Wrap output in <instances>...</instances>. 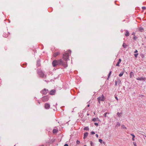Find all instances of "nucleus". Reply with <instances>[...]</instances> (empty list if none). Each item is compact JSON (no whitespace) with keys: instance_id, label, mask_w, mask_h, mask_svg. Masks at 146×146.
<instances>
[{"instance_id":"6ab92c4d","label":"nucleus","mask_w":146,"mask_h":146,"mask_svg":"<svg viewBox=\"0 0 146 146\" xmlns=\"http://www.w3.org/2000/svg\"><path fill=\"white\" fill-rule=\"evenodd\" d=\"M131 135L132 136V140L134 141L135 140L134 139V138L135 137V136L134 134H131Z\"/></svg>"},{"instance_id":"20e7f679","label":"nucleus","mask_w":146,"mask_h":146,"mask_svg":"<svg viewBox=\"0 0 146 146\" xmlns=\"http://www.w3.org/2000/svg\"><path fill=\"white\" fill-rule=\"evenodd\" d=\"M48 91V90L44 88L43 90L41 91V92L43 95H46Z\"/></svg>"},{"instance_id":"58836bf2","label":"nucleus","mask_w":146,"mask_h":146,"mask_svg":"<svg viewBox=\"0 0 146 146\" xmlns=\"http://www.w3.org/2000/svg\"><path fill=\"white\" fill-rule=\"evenodd\" d=\"M64 146H68V144H65L64 145Z\"/></svg>"},{"instance_id":"a211bd4d","label":"nucleus","mask_w":146,"mask_h":146,"mask_svg":"<svg viewBox=\"0 0 146 146\" xmlns=\"http://www.w3.org/2000/svg\"><path fill=\"white\" fill-rule=\"evenodd\" d=\"M120 124L119 122H117L116 123V127H118L120 126Z\"/></svg>"},{"instance_id":"2f4dec72","label":"nucleus","mask_w":146,"mask_h":146,"mask_svg":"<svg viewBox=\"0 0 146 146\" xmlns=\"http://www.w3.org/2000/svg\"><path fill=\"white\" fill-rule=\"evenodd\" d=\"M133 145H134V146H137L136 143L135 142H133Z\"/></svg>"},{"instance_id":"79ce46f5","label":"nucleus","mask_w":146,"mask_h":146,"mask_svg":"<svg viewBox=\"0 0 146 146\" xmlns=\"http://www.w3.org/2000/svg\"><path fill=\"white\" fill-rule=\"evenodd\" d=\"M39 146H44L43 145H39Z\"/></svg>"},{"instance_id":"f03ea898","label":"nucleus","mask_w":146,"mask_h":146,"mask_svg":"<svg viewBox=\"0 0 146 146\" xmlns=\"http://www.w3.org/2000/svg\"><path fill=\"white\" fill-rule=\"evenodd\" d=\"M69 54L68 53H65L63 55V58L64 60L63 63H64V66L66 67L67 66V61L69 58Z\"/></svg>"},{"instance_id":"473e14b6","label":"nucleus","mask_w":146,"mask_h":146,"mask_svg":"<svg viewBox=\"0 0 146 146\" xmlns=\"http://www.w3.org/2000/svg\"><path fill=\"white\" fill-rule=\"evenodd\" d=\"M94 124H95V125H96V126H97L98 125V123H94Z\"/></svg>"},{"instance_id":"7ed1b4c3","label":"nucleus","mask_w":146,"mask_h":146,"mask_svg":"<svg viewBox=\"0 0 146 146\" xmlns=\"http://www.w3.org/2000/svg\"><path fill=\"white\" fill-rule=\"evenodd\" d=\"M98 99L99 103H100V101H104V95L102 94V96L101 97H98Z\"/></svg>"},{"instance_id":"9d476101","label":"nucleus","mask_w":146,"mask_h":146,"mask_svg":"<svg viewBox=\"0 0 146 146\" xmlns=\"http://www.w3.org/2000/svg\"><path fill=\"white\" fill-rule=\"evenodd\" d=\"M121 59H119L118 61L116 64V66H119V64L121 62Z\"/></svg>"},{"instance_id":"ea45409f","label":"nucleus","mask_w":146,"mask_h":146,"mask_svg":"<svg viewBox=\"0 0 146 146\" xmlns=\"http://www.w3.org/2000/svg\"><path fill=\"white\" fill-rule=\"evenodd\" d=\"M96 137H97V138H98V134H96Z\"/></svg>"},{"instance_id":"1a4fd4ad","label":"nucleus","mask_w":146,"mask_h":146,"mask_svg":"<svg viewBox=\"0 0 146 146\" xmlns=\"http://www.w3.org/2000/svg\"><path fill=\"white\" fill-rule=\"evenodd\" d=\"M136 79L139 80H142L145 81V78L144 77L138 78H136Z\"/></svg>"},{"instance_id":"423d86ee","label":"nucleus","mask_w":146,"mask_h":146,"mask_svg":"<svg viewBox=\"0 0 146 146\" xmlns=\"http://www.w3.org/2000/svg\"><path fill=\"white\" fill-rule=\"evenodd\" d=\"M115 86H117V84H119L121 83V81L118 78L117 81H115Z\"/></svg>"},{"instance_id":"a878e982","label":"nucleus","mask_w":146,"mask_h":146,"mask_svg":"<svg viewBox=\"0 0 146 146\" xmlns=\"http://www.w3.org/2000/svg\"><path fill=\"white\" fill-rule=\"evenodd\" d=\"M99 141L100 143H102V139H99Z\"/></svg>"},{"instance_id":"6e6552de","label":"nucleus","mask_w":146,"mask_h":146,"mask_svg":"<svg viewBox=\"0 0 146 146\" xmlns=\"http://www.w3.org/2000/svg\"><path fill=\"white\" fill-rule=\"evenodd\" d=\"M44 107L46 109H49L50 108V105L49 104L46 103L45 104Z\"/></svg>"},{"instance_id":"412c9836","label":"nucleus","mask_w":146,"mask_h":146,"mask_svg":"<svg viewBox=\"0 0 146 146\" xmlns=\"http://www.w3.org/2000/svg\"><path fill=\"white\" fill-rule=\"evenodd\" d=\"M124 74L123 72H122L121 73H120L119 74V76L120 77L121 76L123 75Z\"/></svg>"},{"instance_id":"c03bdc74","label":"nucleus","mask_w":146,"mask_h":146,"mask_svg":"<svg viewBox=\"0 0 146 146\" xmlns=\"http://www.w3.org/2000/svg\"><path fill=\"white\" fill-rule=\"evenodd\" d=\"M84 146H86V145H84Z\"/></svg>"},{"instance_id":"a19ab883","label":"nucleus","mask_w":146,"mask_h":146,"mask_svg":"<svg viewBox=\"0 0 146 146\" xmlns=\"http://www.w3.org/2000/svg\"><path fill=\"white\" fill-rule=\"evenodd\" d=\"M68 52H69L70 53V54L71 53V52L70 50H69Z\"/></svg>"},{"instance_id":"a18cd8bd","label":"nucleus","mask_w":146,"mask_h":146,"mask_svg":"<svg viewBox=\"0 0 146 146\" xmlns=\"http://www.w3.org/2000/svg\"><path fill=\"white\" fill-rule=\"evenodd\" d=\"M103 143H104H104H105L104 142H103Z\"/></svg>"},{"instance_id":"cd10ccee","label":"nucleus","mask_w":146,"mask_h":146,"mask_svg":"<svg viewBox=\"0 0 146 146\" xmlns=\"http://www.w3.org/2000/svg\"><path fill=\"white\" fill-rule=\"evenodd\" d=\"M142 9L143 10H146V7H142Z\"/></svg>"},{"instance_id":"b1692460","label":"nucleus","mask_w":146,"mask_h":146,"mask_svg":"<svg viewBox=\"0 0 146 146\" xmlns=\"http://www.w3.org/2000/svg\"><path fill=\"white\" fill-rule=\"evenodd\" d=\"M84 130H89V128L88 127H85L84 128Z\"/></svg>"},{"instance_id":"f8f14e48","label":"nucleus","mask_w":146,"mask_h":146,"mask_svg":"<svg viewBox=\"0 0 146 146\" xmlns=\"http://www.w3.org/2000/svg\"><path fill=\"white\" fill-rule=\"evenodd\" d=\"M60 54V52H57L53 54V56L54 57H56L58 55Z\"/></svg>"},{"instance_id":"5701e85b","label":"nucleus","mask_w":146,"mask_h":146,"mask_svg":"<svg viewBox=\"0 0 146 146\" xmlns=\"http://www.w3.org/2000/svg\"><path fill=\"white\" fill-rule=\"evenodd\" d=\"M139 30L141 32H142L143 31V29L142 27H140L139 28Z\"/></svg>"},{"instance_id":"c756f323","label":"nucleus","mask_w":146,"mask_h":146,"mask_svg":"<svg viewBox=\"0 0 146 146\" xmlns=\"http://www.w3.org/2000/svg\"><path fill=\"white\" fill-rule=\"evenodd\" d=\"M80 143V141L78 140H77L76 141V143L77 144H79Z\"/></svg>"},{"instance_id":"4be33fe9","label":"nucleus","mask_w":146,"mask_h":146,"mask_svg":"<svg viewBox=\"0 0 146 146\" xmlns=\"http://www.w3.org/2000/svg\"><path fill=\"white\" fill-rule=\"evenodd\" d=\"M122 114V113H119V112L117 113V115L119 117L121 116V115Z\"/></svg>"},{"instance_id":"f704fd0d","label":"nucleus","mask_w":146,"mask_h":146,"mask_svg":"<svg viewBox=\"0 0 146 146\" xmlns=\"http://www.w3.org/2000/svg\"><path fill=\"white\" fill-rule=\"evenodd\" d=\"M138 52V51L137 50H136L134 52V53H136Z\"/></svg>"},{"instance_id":"37998d69","label":"nucleus","mask_w":146,"mask_h":146,"mask_svg":"<svg viewBox=\"0 0 146 146\" xmlns=\"http://www.w3.org/2000/svg\"><path fill=\"white\" fill-rule=\"evenodd\" d=\"M89 105H88V107H89Z\"/></svg>"},{"instance_id":"9b49d317","label":"nucleus","mask_w":146,"mask_h":146,"mask_svg":"<svg viewBox=\"0 0 146 146\" xmlns=\"http://www.w3.org/2000/svg\"><path fill=\"white\" fill-rule=\"evenodd\" d=\"M55 92V90H52L50 92V94L52 95H54V94Z\"/></svg>"},{"instance_id":"0eeeda50","label":"nucleus","mask_w":146,"mask_h":146,"mask_svg":"<svg viewBox=\"0 0 146 146\" xmlns=\"http://www.w3.org/2000/svg\"><path fill=\"white\" fill-rule=\"evenodd\" d=\"M39 74L40 76L41 77L43 78L45 76L44 74L42 71H40L39 72Z\"/></svg>"},{"instance_id":"39448f33","label":"nucleus","mask_w":146,"mask_h":146,"mask_svg":"<svg viewBox=\"0 0 146 146\" xmlns=\"http://www.w3.org/2000/svg\"><path fill=\"white\" fill-rule=\"evenodd\" d=\"M48 99L49 98L47 96H44L42 98V101L44 102L48 101Z\"/></svg>"},{"instance_id":"72a5a7b5","label":"nucleus","mask_w":146,"mask_h":146,"mask_svg":"<svg viewBox=\"0 0 146 146\" xmlns=\"http://www.w3.org/2000/svg\"><path fill=\"white\" fill-rule=\"evenodd\" d=\"M95 134V133L94 132V131H92L91 132V134H92V135H93V134Z\"/></svg>"},{"instance_id":"aec40b11","label":"nucleus","mask_w":146,"mask_h":146,"mask_svg":"<svg viewBox=\"0 0 146 146\" xmlns=\"http://www.w3.org/2000/svg\"><path fill=\"white\" fill-rule=\"evenodd\" d=\"M57 131L58 130L56 129H54L53 130V133H56Z\"/></svg>"},{"instance_id":"c9c22d12","label":"nucleus","mask_w":146,"mask_h":146,"mask_svg":"<svg viewBox=\"0 0 146 146\" xmlns=\"http://www.w3.org/2000/svg\"><path fill=\"white\" fill-rule=\"evenodd\" d=\"M107 113H105V114H104V116L105 117H106V114H107Z\"/></svg>"},{"instance_id":"2eb2a0df","label":"nucleus","mask_w":146,"mask_h":146,"mask_svg":"<svg viewBox=\"0 0 146 146\" xmlns=\"http://www.w3.org/2000/svg\"><path fill=\"white\" fill-rule=\"evenodd\" d=\"M129 32L128 31H126L125 34V35L126 36H129Z\"/></svg>"},{"instance_id":"c85d7f7f","label":"nucleus","mask_w":146,"mask_h":146,"mask_svg":"<svg viewBox=\"0 0 146 146\" xmlns=\"http://www.w3.org/2000/svg\"><path fill=\"white\" fill-rule=\"evenodd\" d=\"M123 46L124 48H125L126 46V45L125 44L123 43Z\"/></svg>"},{"instance_id":"f257e3e1","label":"nucleus","mask_w":146,"mask_h":146,"mask_svg":"<svg viewBox=\"0 0 146 146\" xmlns=\"http://www.w3.org/2000/svg\"><path fill=\"white\" fill-rule=\"evenodd\" d=\"M52 64L53 67L56 66L58 64H62L64 66V63H63V60L61 59L58 60H54L52 63Z\"/></svg>"},{"instance_id":"bb28decb","label":"nucleus","mask_w":146,"mask_h":146,"mask_svg":"<svg viewBox=\"0 0 146 146\" xmlns=\"http://www.w3.org/2000/svg\"><path fill=\"white\" fill-rule=\"evenodd\" d=\"M98 118H97L98 119ZM97 120V118H94L93 119L92 121H96Z\"/></svg>"},{"instance_id":"e433bc0d","label":"nucleus","mask_w":146,"mask_h":146,"mask_svg":"<svg viewBox=\"0 0 146 146\" xmlns=\"http://www.w3.org/2000/svg\"><path fill=\"white\" fill-rule=\"evenodd\" d=\"M111 71H110V72L109 74V76H108V78L109 77V76L110 75V74H111Z\"/></svg>"},{"instance_id":"4c0bfd02","label":"nucleus","mask_w":146,"mask_h":146,"mask_svg":"<svg viewBox=\"0 0 146 146\" xmlns=\"http://www.w3.org/2000/svg\"><path fill=\"white\" fill-rule=\"evenodd\" d=\"M115 98L117 100H118V99L117 98V97L115 96Z\"/></svg>"},{"instance_id":"dca6fc26","label":"nucleus","mask_w":146,"mask_h":146,"mask_svg":"<svg viewBox=\"0 0 146 146\" xmlns=\"http://www.w3.org/2000/svg\"><path fill=\"white\" fill-rule=\"evenodd\" d=\"M9 35V33H7V35H6L5 34H4L3 36H4V37H5V38H6L8 37V35Z\"/></svg>"},{"instance_id":"f3484780","label":"nucleus","mask_w":146,"mask_h":146,"mask_svg":"<svg viewBox=\"0 0 146 146\" xmlns=\"http://www.w3.org/2000/svg\"><path fill=\"white\" fill-rule=\"evenodd\" d=\"M121 127L123 129H127V128L123 125H121Z\"/></svg>"},{"instance_id":"4468645a","label":"nucleus","mask_w":146,"mask_h":146,"mask_svg":"<svg viewBox=\"0 0 146 146\" xmlns=\"http://www.w3.org/2000/svg\"><path fill=\"white\" fill-rule=\"evenodd\" d=\"M134 73L133 72H131L129 76L130 78H131L133 76Z\"/></svg>"},{"instance_id":"7c9ffc66","label":"nucleus","mask_w":146,"mask_h":146,"mask_svg":"<svg viewBox=\"0 0 146 146\" xmlns=\"http://www.w3.org/2000/svg\"><path fill=\"white\" fill-rule=\"evenodd\" d=\"M90 145H91V146H93V144L92 143V141H91L90 142Z\"/></svg>"},{"instance_id":"ddd939ff","label":"nucleus","mask_w":146,"mask_h":146,"mask_svg":"<svg viewBox=\"0 0 146 146\" xmlns=\"http://www.w3.org/2000/svg\"><path fill=\"white\" fill-rule=\"evenodd\" d=\"M88 135V133L87 132H86L84 133V139H86Z\"/></svg>"},{"instance_id":"393cba45","label":"nucleus","mask_w":146,"mask_h":146,"mask_svg":"<svg viewBox=\"0 0 146 146\" xmlns=\"http://www.w3.org/2000/svg\"><path fill=\"white\" fill-rule=\"evenodd\" d=\"M138 54H139L138 53H136V54H134L135 57V58H137V57Z\"/></svg>"}]
</instances>
